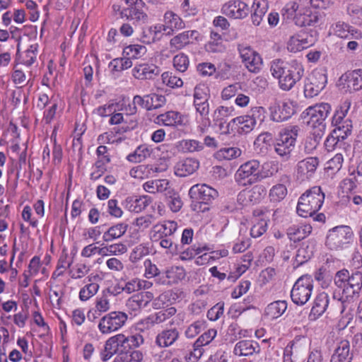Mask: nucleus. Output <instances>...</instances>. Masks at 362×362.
Wrapping results in <instances>:
<instances>
[{
    "label": "nucleus",
    "instance_id": "10",
    "mask_svg": "<svg viewBox=\"0 0 362 362\" xmlns=\"http://www.w3.org/2000/svg\"><path fill=\"white\" fill-rule=\"evenodd\" d=\"M128 315L122 311H112L100 318L98 328L103 334H110L121 329L127 322Z\"/></svg>",
    "mask_w": 362,
    "mask_h": 362
},
{
    "label": "nucleus",
    "instance_id": "11",
    "mask_svg": "<svg viewBox=\"0 0 362 362\" xmlns=\"http://www.w3.org/2000/svg\"><path fill=\"white\" fill-rule=\"evenodd\" d=\"M272 120L281 122L291 118L296 112L294 102L286 99L275 100L269 107Z\"/></svg>",
    "mask_w": 362,
    "mask_h": 362
},
{
    "label": "nucleus",
    "instance_id": "1",
    "mask_svg": "<svg viewBox=\"0 0 362 362\" xmlns=\"http://www.w3.org/2000/svg\"><path fill=\"white\" fill-rule=\"evenodd\" d=\"M335 288L330 309L341 315L346 324L354 317L352 310L354 298L362 288V273L356 272L350 275L346 269L338 271L334 277Z\"/></svg>",
    "mask_w": 362,
    "mask_h": 362
},
{
    "label": "nucleus",
    "instance_id": "52",
    "mask_svg": "<svg viewBox=\"0 0 362 362\" xmlns=\"http://www.w3.org/2000/svg\"><path fill=\"white\" fill-rule=\"evenodd\" d=\"M73 263L72 259H69V255L66 250H63L62 254L59 256L57 269L54 272V275L61 276L64 272L71 267Z\"/></svg>",
    "mask_w": 362,
    "mask_h": 362
},
{
    "label": "nucleus",
    "instance_id": "2",
    "mask_svg": "<svg viewBox=\"0 0 362 362\" xmlns=\"http://www.w3.org/2000/svg\"><path fill=\"white\" fill-rule=\"evenodd\" d=\"M270 72L274 78L279 80V88L287 91L302 78L304 68L297 60L286 63L281 59H275L270 63Z\"/></svg>",
    "mask_w": 362,
    "mask_h": 362
},
{
    "label": "nucleus",
    "instance_id": "14",
    "mask_svg": "<svg viewBox=\"0 0 362 362\" xmlns=\"http://www.w3.org/2000/svg\"><path fill=\"white\" fill-rule=\"evenodd\" d=\"M199 33L196 30H188L181 32L173 36L169 42V46L172 51L176 52L184 49L194 41L199 40Z\"/></svg>",
    "mask_w": 362,
    "mask_h": 362
},
{
    "label": "nucleus",
    "instance_id": "5",
    "mask_svg": "<svg viewBox=\"0 0 362 362\" xmlns=\"http://www.w3.org/2000/svg\"><path fill=\"white\" fill-rule=\"evenodd\" d=\"M300 132L298 125H290L281 129L274 143V151L281 158L288 160L293 151Z\"/></svg>",
    "mask_w": 362,
    "mask_h": 362
},
{
    "label": "nucleus",
    "instance_id": "27",
    "mask_svg": "<svg viewBox=\"0 0 362 362\" xmlns=\"http://www.w3.org/2000/svg\"><path fill=\"white\" fill-rule=\"evenodd\" d=\"M199 167V162L194 158H185L178 161L175 167V174L179 177H186L193 174Z\"/></svg>",
    "mask_w": 362,
    "mask_h": 362
},
{
    "label": "nucleus",
    "instance_id": "35",
    "mask_svg": "<svg viewBox=\"0 0 362 362\" xmlns=\"http://www.w3.org/2000/svg\"><path fill=\"white\" fill-rule=\"evenodd\" d=\"M128 225L127 223H116L108 228L107 230L103 233V240L104 242L109 243L118 239L125 234Z\"/></svg>",
    "mask_w": 362,
    "mask_h": 362
},
{
    "label": "nucleus",
    "instance_id": "54",
    "mask_svg": "<svg viewBox=\"0 0 362 362\" xmlns=\"http://www.w3.org/2000/svg\"><path fill=\"white\" fill-rule=\"evenodd\" d=\"M119 351V348L117 346L115 342L112 340V337H110L105 344L104 349L101 352V359L103 361H107L111 358L115 354Z\"/></svg>",
    "mask_w": 362,
    "mask_h": 362
},
{
    "label": "nucleus",
    "instance_id": "44",
    "mask_svg": "<svg viewBox=\"0 0 362 362\" xmlns=\"http://www.w3.org/2000/svg\"><path fill=\"white\" fill-rule=\"evenodd\" d=\"M127 247L126 245L118 243L111 245H106L100 247V255L110 256V255H120L126 253Z\"/></svg>",
    "mask_w": 362,
    "mask_h": 362
},
{
    "label": "nucleus",
    "instance_id": "40",
    "mask_svg": "<svg viewBox=\"0 0 362 362\" xmlns=\"http://www.w3.org/2000/svg\"><path fill=\"white\" fill-rule=\"evenodd\" d=\"M156 123L164 126L174 127L182 123V117L176 111H168L156 117Z\"/></svg>",
    "mask_w": 362,
    "mask_h": 362
},
{
    "label": "nucleus",
    "instance_id": "8",
    "mask_svg": "<svg viewBox=\"0 0 362 362\" xmlns=\"http://www.w3.org/2000/svg\"><path fill=\"white\" fill-rule=\"evenodd\" d=\"M354 233L351 227L339 226L330 229L326 238V246L331 250L346 248L352 241Z\"/></svg>",
    "mask_w": 362,
    "mask_h": 362
},
{
    "label": "nucleus",
    "instance_id": "33",
    "mask_svg": "<svg viewBox=\"0 0 362 362\" xmlns=\"http://www.w3.org/2000/svg\"><path fill=\"white\" fill-rule=\"evenodd\" d=\"M351 360L349 342L347 340H341L338 343L330 361L350 362Z\"/></svg>",
    "mask_w": 362,
    "mask_h": 362
},
{
    "label": "nucleus",
    "instance_id": "3",
    "mask_svg": "<svg viewBox=\"0 0 362 362\" xmlns=\"http://www.w3.org/2000/svg\"><path fill=\"white\" fill-rule=\"evenodd\" d=\"M325 194L320 186H314L307 189L300 197L297 204V213L307 218L314 215L322 207Z\"/></svg>",
    "mask_w": 362,
    "mask_h": 362
},
{
    "label": "nucleus",
    "instance_id": "45",
    "mask_svg": "<svg viewBox=\"0 0 362 362\" xmlns=\"http://www.w3.org/2000/svg\"><path fill=\"white\" fill-rule=\"evenodd\" d=\"M143 360L144 354L139 350H134L119 353L113 362H141Z\"/></svg>",
    "mask_w": 362,
    "mask_h": 362
},
{
    "label": "nucleus",
    "instance_id": "47",
    "mask_svg": "<svg viewBox=\"0 0 362 362\" xmlns=\"http://www.w3.org/2000/svg\"><path fill=\"white\" fill-rule=\"evenodd\" d=\"M348 88L354 91L362 89V69H355L347 76Z\"/></svg>",
    "mask_w": 362,
    "mask_h": 362
},
{
    "label": "nucleus",
    "instance_id": "6",
    "mask_svg": "<svg viewBox=\"0 0 362 362\" xmlns=\"http://www.w3.org/2000/svg\"><path fill=\"white\" fill-rule=\"evenodd\" d=\"M169 298L168 292L161 293L154 298L153 293L150 291H142L133 295L127 301V308L132 311H139L146 308L152 301V307L154 309H160Z\"/></svg>",
    "mask_w": 362,
    "mask_h": 362
},
{
    "label": "nucleus",
    "instance_id": "41",
    "mask_svg": "<svg viewBox=\"0 0 362 362\" xmlns=\"http://www.w3.org/2000/svg\"><path fill=\"white\" fill-rule=\"evenodd\" d=\"M286 308L287 303L285 300H276L266 307L264 315L269 319H276L284 313Z\"/></svg>",
    "mask_w": 362,
    "mask_h": 362
},
{
    "label": "nucleus",
    "instance_id": "37",
    "mask_svg": "<svg viewBox=\"0 0 362 362\" xmlns=\"http://www.w3.org/2000/svg\"><path fill=\"white\" fill-rule=\"evenodd\" d=\"M252 8V22L253 25L258 26L268 10V1L267 0H254Z\"/></svg>",
    "mask_w": 362,
    "mask_h": 362
},
{
    "label": "nucleus",
    "instance_id": "36",
    "mask_svg": "<svg viewBox=\"0 0 362 362\" xmlns=\"http://www.w3.org/2000/svg\"><path fill=\"white\" fill-rule=\"evenodd\" d=\"M311 231L310 225H293L287 229V235L291 240L298 242L306 238Z\"/></svg>",
    "mask_w": 362,
    "mask_h": 362
},
{
    "label": "nucleus",
    "instance_id": "43",
    "mask_svg": "<svg viewBox=\"0 0 362 362\" xmlns=\"http://www.w3.org/2000/svg\"><path fill=\"white\" fill-rule=\"evenodd\" d=\"M323 135L322 129H319L308 135L304 141V151L311 153L319 145Z\"/></svg>",
    "mask_w": 362,
    "mask_h": 362
},
{
    "label": "nucleus",
    "instance_id": "4",
    "mask_svg": "<svg viewBox=\"0 0 362 362\" xmlns=\"http://www.w3.org/2000/svg\"><path fill=\"white\" fill-rule=\"evenodd\" d=\"M272 175L273 173H262L259 161L252 159L246 161L239 166L234 175V179L239 186L247 187L252 185Z\"/></svg>",
    "mask_w": 362,
    "mask_h": 362
},
{
    "label": "nucleus",
    "instance_id": "7",
    "mask_svg": "<svg viewBox=\"0 0 362 362\" xmlns=\"http://www.w3.org/2000/svg\"><path fill=\"white\" fill-rule=\"evenodd\" d=\"M351 105V101L346 99L335 111L332 120V124L334 127V134L341 136L342 140L346 139L351 134L353 129L351 119L346 117Z\"/></svg>",
    "mask_w": 362,
    "mask_h": 362
},
{
    "label": "nucleus",
    "instance_id": "21",
    "mask_svg": "<svg viewBox=\"0 0 362 362\" xmlns=\"http://www.w3.org/2000/svg\"><path fill=\"white\" fill-rule=\"evenodd\" d=\"M178 226L174 221H164L157 223L150 230V238L152 241H158L163 237L172 236L177 230Z\"/></svg>",
    "mask_w": 362,
    "mask_h": 362
},
{
    "label": "nucleus",
    "instance_id": "57",
    "mask_svg": "<svg viewBox=\"0 0 362 362\" xmlns=\"http://www.w3.org/2000/svg\"><path fill=\"white\" fill-rule=\"evenodd\" d=\"M287 194V188L282 184L274 185L269 191L271 201L279 202L283 200Z\"/></svg>",
    "mask_w": 362,
    "mask_h": 362
},
{
    "label": "nucleus",
    "instance_id": "64",
    "mask_svg": "<svg viewBox=\"0 0 362 362\" xmlns=\"http://www.w3.org/2000/svg\"><path fill=\"white\" fill-rule=\"evenodd\" d=\"M194 100H209L210 98L209 88L204 83H199L194 87Z\"/></svg>",
    "mask_w": 362,
    "mask_h": 362
},
{
    "label": "nucleus",
    "instance_id": "56",
    "mask_svg": "<svg viewBox=\"0 0 362 362\" xmlns=\"http://www.w3.org/2000/svg\"><path fill=\"white\" fill-rule=\"evenodd\" d=\"M344 144L345 143L341 139V136L334 134V131L329 134L325 141V147L329 151H333L337 148H341Z\"/></svg>",
    "mask_w": 362,
    "mask_h": 362
},
{
    "label": "nucleus",
    "instance_id": "13",
    "mask_svg": "<svg viewBox=\"0 0 362 362\" xmlns=\"http://www.w3.org/2000/svg\"><path fill=\"white\" fill-rule=\"evenodd\" d=\"M238 49L242 62L248 71L252 73L259 72L262 62L260 55L245 45H239Z\"/></svg>",
    "mask_w": 362,
    "mask_h": 362
},
{
    "label": "nucleus",
    "instance_id": "58",
    "mask_svg": "<svg viewBox=\"0 0 362 362\" xmlns=\"http://www.w3.org/2000/svg\"><path fill=\"white\" fill-rule=\"evenodd\" d=\"M303 49H307L313 45L317 40V33L315 30L310 32H300L298 33Z\"/></svg>",
    "mask_w": 362,
    "mask_h": 362
},
{
    "label": "nucleus",
    "instance_id": "12",
    "mask_svg": "<svg viewBox=\"0 0 362 362\" xmlns=\"http://www.w3.org/2000/svg\"><path fill=\"white\" fill-rule=\"evenodd\" d=\"M327 76L319 71H313L305 80L304 95L305 98L317 95L325 87Z\"/></svg>",
    "mask_w": 362,
    "mask_h": 362
},
{
    "label": "nucleus",
    "instance_id": "32",
    "mask_svg": "<svg viewBox=\"0 0 362 362\" xmlns=\"http://www.w3.org/2000/svg\"><path fill=\"white\" fill-rule=\"evenodd\" d=\"M177 151L182 153H193L202 151L204 149V144L196 139H182L175 144Z\"/></svg>",
    "mask_w": 362,
    "mask_h": 362
},
{
    "label": "nucleus",
    "instance_id": "31",
    "mask_svg": "<svg viewBox=\"0 0 362 362\" xmlns=\"http://www.w3.org/2000/svg\"><path fill=\"white\" fill-rule=\"evenodd\" d=\"M319 21L317 11H312L309 9L300 10L295 18V24L299 27L313 26Z\"/></svg>",
    "mask_w": 362,
    "mask_h": 362
},
{
    "label": "nucleus",
    "instance_id": "59",
    "mask_svg": "<svg viewBox=\"0 0 362 362\" xmlns=\"http://www.w3.org/2000/svg\"><path fill=\"white\" fill-rule=\"evenodd\" d=\"M173 66L180 72H185L189 67V60L188 56L182 52L173 57Z\"/></svg>",
    "mask_w": 362,
    "mask_h": 362
},
{
    "label": "nucleus",
    "instance_id": "34",
    "mask_svg": "<svg viewBox=\"0 0 362 362\" xmlns=\"http://www.w3.org/2000/svg\"><path fill=\"white\" fill-rule=\"evenodd\" d=\"M158 172V168L153 165H139L129 170L132 177L139 180H144L153 176Z\"/></svg>",
    "mask_w": 362,
    "mask_h": 362
},
{
    "label": "nucleus",
    "instance_id": "50",
    "mask_svg": "<svg viewBox=\"0 0 362 362\" xmlns=\"http://www.w3.org/2000/svg\"><path fill=\"white\" fill-rule=\"evenodd\" d=\"M242 151L236 147L223 148L216 153V158L218 160H232L239 157Z\"/></svg>",
    "mask_w": 362,
    "mask_h": 362
},
{
    "label": "nucleus",
    "instance_id": "48",
    "mask_svg": "<svg viewBox=\"0 0 362 362\" xmlns=\"http://www.w3.org/2000/svg\"><path fill=\"white\" fill-rule=\"evenodd\" d=\"M151 150L145 145H141L138 146L136 150L129 154L127 159L132 163H140L145 158L150 156Z\"/></svg>",
    "mask_w": 362,
    "mask_h": 362
},
{
    "label": "nucleus",
    "instance_id": "55",
    "mask_svg": "<svg viewBox=\"0 0 362 362\" xmlns=\"http://www.w3.org/2000/svg\"><path fill=\"white\" fill-rule=\"evenodd\" d=\"M299 5L296 1H290L287 3L281 10V15L284 18L287 20H293L295 22V18L298 16Z\"/></svg>",
    "mask_w": 362,
    "mask_h": 362
},
{
    "label": "nucleus",
    "instance_id": "60",
    "mask_svg": "<svg viewBox=\"0 0 362 362\" xmlns=\"http://www.w3.org/2000/svg\"><path fill=\"white\" fill-rule=\"evenodd\" d=\"M163 83L170 88H180L183 85L182 80L172 72L166 71L161 75Z\"/></svg>",
    "mask_w": 362,
    "mask_h": 362
},
{
    "label": "nucleus",
    "instance_id": "42",
    "mask_svg": "<svg viewBox=\"0 0 362 362\" xmlns=\"http://www.w3.org/2000/svg\"><path fill=\"white\" fill-rule=\"evenodd\" d=\"M206 50L212 53H220L226 49L223 39L218 33L212 31L210 40L205 45Z\"/></svg>",
    "mask_w": 362,
    "mask_h": 362
},
{
    "label": "nucleus",
    "instance_id": "9",
    "mask_svg": "<svg viewBox=\"0 0 362 362\" xmlns=\"http://www.w3.org/2000/svg\"><path fill=\"white\" fill-rule=\"evenodd\" d=\"M313 289V280L310 276H300L291 291L292 301L299 305L305 304L310 298Z\"/></svg>",
    "mask_w": 362,
    "mask_h": 362
},
{
    "label": "nucleus",
    "instance_id": "18",
    "mask_svg": "<svg viewBox=\"0 0 362 362\" xmlns=\"http://www.w3.org/2000/svg\"><path fill=\"white\" fill-rule=\"evenodd\" d=\"M160 68L153 63L137 64L132 70V76L138 80H151L160 74Z\"/></svg>",
    "mask_w": 362,
    "mask_h": 362
},
{
    "label": "nucleus",
    "instance_id": "24",
    "mask_svg": "<svg viewBox=\"0 0 362 362\" xmlns=\"http://www.w3.org/2000/svg\"><path fill=\"white\" fill-rule=\"evenodd\" d=\"M97 279H100L99 275L90 274L83 280L84 286L78 293L80 300L87 301L98 293L100 286L95 282Z\"/></svg>",
    "mask_w": 362,
    "mask_h": 362
},
{
    "label": "nucleus",
    "instance_id": "61",
    "mask_svg": "<svg viewBox=\"0 0 362 362\" xmlns=\"http://www.w3.org/2000/svg\"><path fill=\"white\" fill-rule=\"evenodd\" d=\"M217 330L216 329H209L203 333L194 342V346L199 347L208 345L216 337Z\"/></svg>",
    "mask_w": 362,
    "mask_h": 362
},
{
    "label": "nucleus",
    "instance_id": "23",
    "mask_svg": "<svg viewBox=\"0 0 362 362\" xmlns=\"http://www.w3.org/2000/svg\"><path fill=\"white\" fill-rule=\"evenodd\" d=\"M256 119L249 115L239 116L233 118L230 122L226 124V130L222 132L223 134H230L229 128L236 125L238 127V132L241 134H247L250 132L256 126Z\"/></svg>",
    "mask_w": 362,
    "mask_h": 362
},
{
    "label": "nucleus",
    "instance_id": "28",
    "mask_svg": "<svg viewBox=\"0 0 362 362\" xmlns=\"http://www.w3.org/2000/svg\"><path fill=\"white\" fill-rule=\"evenodd\" d=\"M329 303V296L325 292H322L315 298L310 310L309 317L312 320H317L327 309Z\"/></svg>",
    "mask_w": 362,
    "mask_h": 362
},
{
    "label": "nucleus",
    "instance_id": "62",
    "mask_svg": "<svg viewBox=\"0 0 362 362\" xmlns=\"http://www.w3.org/2000/svg\"><path fill=\"white\" fill-rule=\"evenodd\" d=\"M146 52V47L140 45H131L124 49V53L128 55L129 58L133 59H138L142 57Z\"/></svg>",
    "mask_w": 362,
    "mask_h": 362
},
{
    "label": "nucleus",
    "instance_id": "29",
    "mask_svg": "<svg viewBox=\"0 0 362 362\" xmlns=\"http://www.w3.org/2000/svg\"><path fill=\"white\" fill-rule=\"evenodd\" d=\"M259 351V344L252 340L240 341L235 344L233 349L234 354L238 356H248Z\"/></svg>",
    "mask_w": 362,
    "mask_h": 362
},
{
    "label": "nucleus",
    "instance_id": "63",
    "mask_svg": "<svg viewBox=\"0 0 362 362\" xmlns=\"http://www.w3.org/2000/svg\"><path fill=\"white\" fill-rule=\"evenodd\" d=\"M37 45H31L22 57V63L28 66H31L36 59Z\"/></svg>",
    "mask_w": 362,
    "mask_h": 362
},
{
    "label": "nucleus",
    "instance_id": "49",
    "mask_svg": "<svg viewBox=\"0 0 362 362\" xmlns=\"http://www.w3.org/2000/svg\"><path fill=\"white\" fill-rule=\"evenodd\" d=\"M150 253V247L148 243H141L135 246L129 255V260L132 263H136L144 257Z\"/></svg>",
    "mask_w": 362,
    "mask_h": 362
},
{
    "label": "nucleus",
    "instance_id": "17",
    "mask_svg": "<svg viewBox=\"0 0 362 362\" xmlns=\"http://www.w3.org/2000/svg\"><path fill=\"white\" fill-rule=\"evenodd\" d=\"M127 5L124 8L122 13L130 20L144 22L147 19V15L144 11L145 3L143 0H125Z\"/></svg>",
    "mask_w": 362,
    "mask_h": 362
},
{
    "label": "nucleus",
    "instance_id": "26",
    "mask_svg": "<svg viewBox=\"0 0 362 362\" xmlns=\"http://www.w3.org/2000/svg\"><path fill=\"white\" fill-rule=\"evenodd\" d=\"M151 201L148 196H130L125 199L124 206L130 212L140 213L150 204Z\"/></svg>",
    "mask_w": 362,
    "mask_h": 362
},
{
    "label": "nucleus",
    "instance_id": "39",
    "mask_svg": "<svg viewBox=\"0 0 362 362\" xmlns=\"http://www.w3.org/2000/svg\"><path fill=\"white\" fill-rule=\"evenodd\" d=\"M165 276L160 277L157 279L158 283L165 284L166 283H175L179 280L185 278V269L180 267H171L165 271Z\"/></svg>",
    "mask_w": 362,
    "mask_h": 362
},
{
    "label": "nucleus",
    "instance_id": "51",
    "mask_svg": "<svg viewBox=\"0 0 362 362\" xmlns=\"http://www.w3.org/2000/svg\"><path fill=\"white\" fill-rule=\"evenodd\" d=\"M166 103L165 97L163 95L151 93L146 95L147 110H153L163 107Z\"/></svg>",
    "mask_w": 362,
    "mask_h": 362
},
{
    "label": "nucleus",
    "instance_id": "25",
    "mask_svg": "<svg viewBox=\"0 0 362 362\" xmlns=\"http://www.w3.org/2000/svg\"><path fill=\"white\" fill-rule=\"evenodd\" d=\"M330 111L331 105L329 103H322L308 107L307 109V114L310 116L312 122L319 123V125L322 126L321 129H323L325 125L322 123L327 117Z\"/></svg>",
    "mask_w": 362,
    "mask_h": 362
},
{
    "label": "nucleus",
    "instance_id": "38",
    "mask_svg": "<svg viewBox=\"0 0 362 362\" xmlns=\"http://www.w3.org/2000/svg\"><path fill=\"white\" fill-rule=\"evenodd\" d=\"M178 337L179 332L176 329H166L157 335L156 343L160 347H168L173 344Z\"/></svg>",
    "mask_w": 362,
    "mask_h": 362
},
{
    "label": "nucleus",
    "instance_id": "16",
    "mask_svg": "<svg viewBox=\"0 0 362 362\" xmlns=\"http://www.w3.org/2000/svg\"><path fill=\"white\" fill-rule=\"evenodd\" d=\"M319 165L317 157H308L300 160L296 165V177L300 181L310 180Z\"/></svg>",
    "mask_w": 362,
    "mask_h": 362
},
{
    "label": "nucleus",
    "instance_id": "19",
    "mask_svg": "<svg viewBox=\"0 0 362 362\" xmlns=\"http://www.w3.org/2000/svg\"><path fill=\"white\" fill-rule=\"evenodd\" d=\"M163 31L167 35H172L174 33L185 28L182 18L173 11L168 10L163 15Z\"/></svg>",
    "mask_w": 362,
    "mask_h": 362
},
{
    "label": "nucleus",
    "instance_id": "22",
    "mask_svg": "<svg viewBox=\"0 0 362 362\" xmlns=\"http://www.w3.org/2000/svg\"><path fill=\"white\" fill-rule=\"evenodd\" d=\"M189 194L192 199L208 203L216 198L218 193L216 189L207 185H195L189 189Z\"/></svg>",
    "mask_w": 362,
    "mask_h": 362
},
{
    "label": "nucleus",
    "instance_id": "15",
    "mask_svg": "<svg viewBox=\"0 0 362 362\" xmlns=\"http://www.w3.org/2000/svg\"><path fill=\"white\" fill-rule=\"evenodd\" d=\"M221 13L229 18L242 19L248 15L249 6L243 1L232 0L222 6Z\"/></svg>",
    "mask_w": 362,
    "mask_h": 362
},
{
    "label": "nucleus",
    "instance_id": "53",
    "mask_svg": "<svg viewBox=\"0 0 362 362\" xmlns=\"http://www.w3.org/2000/svg\"><path fill=\"white\" fill-rule=\"evenodd\" d=\"M252 223V226L250 229V235L252 238H257L260 237L267 230V221L264 218H255Z\"/></svg>",
    "mask_w": 362,
    "mask_h": 362
},
{
    "label": "nucleus",
    "instance_id": "30",
    "mask_svg": "<svg viewBox=\"0 0 362 362\" xmlns=\"http://www.w3.org/2000/svg\"><path fill=\"white\" fill-rule=\"evenodd\" d=\"M110 308V303L108 297L106 295L98 296L94 302V307L88 312V318L95 320L103 313L108 311Z\"/></svg>",
    "mask_w": 362,
    "mask_h": 362
},
{
    "label": "nucleus",
    "instance_id": "20",
    "mask_svg": "<svg viewBox=\"0 0 362 362\" xmlns=\"http://www.w3.org/2000/svg\"><path fill=\"white\" fill-rule=\"evenodd\" d=\"M334 35L346 40H361L362 33L344 22L338 21L334 23L330 28Z\"/></svg>",
    "mask_w": 362,
    "mask_h": 362
},
{
    "label": "nucleus",
    "instance_id": "46",
    "mask_svg": "<svg viewBox=\"0 0 362 362\" xmlns=\"http://www.w3.org/2000/svg\"><path fill=\"white\" fill-rule=\"evenodd\" d=\"M91 266L85 262H78L74 265L69 272L72 279H81L86 276L90 272Z\"/></svg>",
    "mask_w": 362,
    "mask_h": 362
}]
</instances>
